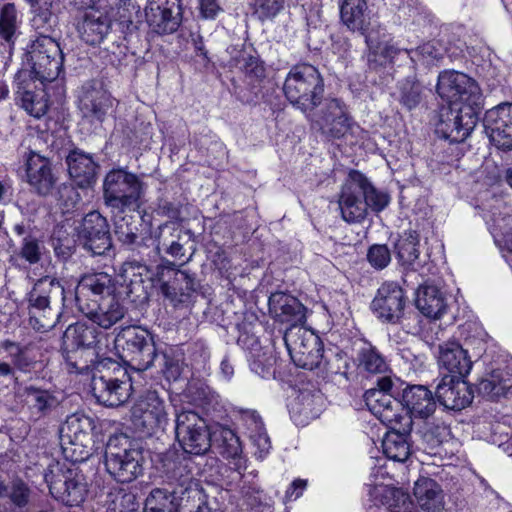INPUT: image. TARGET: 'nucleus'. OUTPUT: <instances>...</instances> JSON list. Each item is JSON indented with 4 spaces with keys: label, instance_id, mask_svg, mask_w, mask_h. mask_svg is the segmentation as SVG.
<instances>
[{
    "label": "nucleus",
    "instance_id": "obj_1",
    "mask_svg": "<svg viewBox=\"0 0 512 512\" xmlns=\"http://www.w3.org/2000/svg\"><path fill=\"white\" fill-rule=\"evenodd\" d=\"M119 358L137 371H146L159 361L160 371L167 378H176L178 365L166 354H159L153 334L140 326L122 328L114 339Z\"/></svg>",
    "mask_w": 512,
    "mask_h": 512
},
{
    "label": "nucleus",
    "instance_id": "obj_2",
    "mask_svg": "<svg viewBox=\"0 0 512 512\" xmlns=\"http://www.w3.org/2000/svg\"><path fill=\"white\" fill-rule=\"evenodd\" d=\"M24 302L29 315V324L39 332L55 327L61 316L60 305L69 307L72 298L56 277L46 275L33 282L25 295Z\"/></svg>",
    "mask_w": 512,
    "mask_h": 512
},
{
    "label": "nucleus",
    "instance_id": "obj_3",
    "mask_svg": "<svg viewBox=\"0 0 512 512\" xmlns=\"http://www.w3.org/2000/svg\"><path fill=\"white\" fill-rule=\"evenodd\" d=\"M283 91L294 107L304 113L311 112L321 104L324 80L315 66L300 63L290 69L285 78Z\"/></svg>",
    "mask_w": 512,
    "mask_h": 512
},
{
    "label": "nucleus",
    "instance_id": "obj_4",
    "mask_svg": "<svg viewBox=\"0 0 512 512\" xmlns=\"http://www.w3.org/2000/svg\"><path fill=\"white\" fill-rule=\"evenodd\" d=\"M106 471L119 483H130L143 472V452L139 445L124 434L109 438L104 453Z\"/></svg>",
    "mask_w": 512,
    "mask_h": 512
},
{
    "label": "nucleus",
    "instance_id": "obj_5",
    "mask_svg": "<svg viewBox=\"0 0 512 512\" xmlns=\"http://www.w3.org/2000/svg\"><path fill=\"white\" fill-rule=\"evenodd\" d=\"M165 482L170 489L155 488L151 491L150 497L158 501L170 497L173 510L185 512L186 508L194 506L195 501L203 498V489L194 478L192 468L187 462L174 463L166 472Z\"/></svg>",
    "mask_w": 512,
    "mask_h": 512
},
{
    "label": "nucleus",
    "instance_id": "obj_6",
    "mask_svg": "<svg viewBox=\"0 0 512 512\" xmlns=\"http://www.w3.org/2000/svg\"><path fill=\"white\" fill-rule=\"evenodd\" d=\"M145 190V183L137 175L124 169H113L104 179V202L121 213L135 211L141 206Z\"/></svg>",
    "mask_w": 512,
    "mask_h": 512
},
{
    "label": "nucleus",
    "instance_id": "obj_7",
    "mask_svg": "<svg viewBox=\"0 0 512 512\" xmlns=\"http://www.w3.org/2000/svg\"><path fill=\"white\" fill-rule=\"evenodd\" d=\"M50 494L67 506H78L87 495L84 475L73 464L52 462L44 473Z\"/></svg>",
    "mask_w": 512,
    "mask_h": 512
},
{
    "label": "nucleus",
    "instance_id": "obj_8",
    "mask_svg": "<svg viewBox=\"0 0 512 512\" xmlns=\"http://www.w3.org/2000/svg\"><path fill=\"white\" fill-rule=\"evenodd\" d=\"M436 93L449 104H461L471 110L483 108V95L478 83L462 72L441 71L438 75Z\"/></svg>",
    "mask_w": 512,
    "mask_h": 512
},
{
    "label": "nucleus",
    "instance_id": "obj_9",
    "mask_svg": "<svg viewBox=\"0 0 512 512\" xmlns=\"http://www.w3.org/2000/svg\"><path fill=\"white\" fill-rule=\"evenodd\" d=\"M64 56L59 43L52 36L36 37L27 50L31 74L42 84L56 80L63 68Z\"/></svg>",
    "mask_w": 512,
    "mask_h": 512
},
{
    "label": "nucleus",
    "instance_id": "obj_10",
    "mask_svg": "<svg viewBox=\"0 0 512 512\" xmlns=\"http://www.w3.org/2000/svg\"><path fill=\"white\" fill-rule=\"evenodd\" d=\"M93 420L84 414L74 413L60 427V445L64 457L70 462H83L91 455Z\"/></svg>",
    "mask_w": 512,
    "mask_h": 512
},
{
    "label": "nucleus",
    "instance_id": "obj_11",
    "mask_svg": "<svg viewBox=\"0 0 512 512\" xmlns=\"http://www.w3.org/2000/svg\"><path fill=\"white\" fill-rule=\"evenodd\" d=\"M176 439L189 454L204 455L212 446V434L206 421L196 412L188 410L177 414Z\"/></svg>",
    "mask_w": 512,
    "mask_h": 512
},
{
    "label": "nucleus",
    "instance_id": "obj_12",
    "mask_svg": "<svg viewBox=\"0 0 512 512\" xmlns=\"http://www.w3.org/2000/svg\"><path fill=\"white\" fill-rule=\"evenodd\" d=\"M481 110H471L467 106L454 109L451 106L439 110L436 134L450 143L464 142L476 127Z\"/></svg>",
    "mask_w": 512,
    "mask_h": 512
},
{
    "label": "nucleus",
    "instance_id": "obj_13",
    "mask_svg": "<svg viewBox=\"0 0 512 512\" xmlns=\"http://www.w3.org/2000/svg\"><path fill=\"white\" fill-rule=\"evenodd\" d=\"M352 118L339 98H327L314 115L312 125L328 140L340 139L351 128Z\"/></svg>",
    "mask_w": 512,
    "mask_h": 512
},
{
    "label": "nucleus",
    "instance_id": "obj_14",
    "mask_svg": "<svg viewBox=\"0 0 512 512\" xmlns=\"http://www.w3.org/2000/svg\"><path fill=\"white\" fill-rule=\"evenodd\" d=\"M78 109L89 122L102 123L113 107V98L100 80L86 81L77 96Z\"/></svg>",
    "mask_w": 512,
    "mask_h": 512
},
{
    "label": "nucleus",
    "instance_id": "obj_15",
    "mask_svg": "<svg viewBox=\"0 0 512 512\" xmlns=\"http://www.w3.org/2000/svg\"><path fill=\"white\" fill-rule=\"evenodd\" d=\"M132 423L137 430L152 434L167 422L164 400L156 391L145 392L132 406Z\"/></svg>",
    "mask_w": 512,
    "mask_h": 512
},
{
    "label": "nucleus",
    "instance_id": "obj_16",
    "mask_svg": "<svg viewBox=\"0 0 512 512\" xmlns=\"http://www.w3.org/2000/svg\"><path fill=\"white\" fill-rule=\"evenodd\" d=\"M75 231L80 244L93 255H103L112 247L108 221L98 211L86 214Z\"/></svg>",
    "mask_w": 512,
    "mask_h": 512
},
{
    "label": "nucleus",
    "instance_id": "obj_17",
    "mask_svg": "<svg viewBox=\"0 0 512 512\" xmlns=\"http://www.w3.org/2000/svg\"><path fill=\"white\" fill-rule=\"evenodd\" d=\"M406 305L407 298L402 287L395 282H385L378 288L371 309L382 322L399 324Z\"/></svg>",
    "mask_w": 512,
    "mask_h": 512
},
{
    "label": "nucleus",
    "instance_id": "obj_18",
    "mask_svg": "<svg viewBox=\"0 0 512 512\" xmlns=\"http://www.w3.org/2000/svg\"><path fill=\"white\" fill-rule=\"evenodd\" d=\"M393 382L390 377L385 376L377 380V386L368 389L364 393V402L370 412L381 422L392 424L399 422V408L401 402L390 393Z\"/></svg>",
    "mask_w": 512,
    "mask_h": 512
},
{
    "label": "nucleus",
    "instance_id": "obj_19",
    "mask_svg": "<svg viewBox=\"0 0 512 512\" xmlns=\"http://www.w3.org/2000/svg\"><path fill=\"white\" fill-rule=\"evenodd\" d=\"M122 379L110 374H93L91 391L96 400L107 407H118L125 403L131 396L132 384L125 371Z\"/></svg>",
    "mask_w": 512,
    "mask_h": 512
},
{
    "label": "nucleus",
    "instance_id": "obj_20",
    "mask_svg": "<svg viewBox=\"0 0 512 512\" xmlns=\"http://www.w3.org/2000/svg\"><path fill=\"white\" fill-rule=\"evenodd\" d=\"M483 126L490 142L499 150L512 151V104L505 102L486 111Z\"/></svg>",
    "mask_w": 512,
    "mask_h": 512
},
{
    "label": "nucleus",
    "instance_id": "obj_21",
    "mask_svg": "<svg viewBox=\"0 0 512 512\" xmlns=\"http://www.w3.org/2000/svg\"><path fill=\"white\" fill-rule=\"evenodd\" d=\"M145 17L149 28L158 35L172 34L181 23L180 0H148Z\"/></svg>",
    "mask_w": 512,
    "mask_h": 512
},
{
    "label": "nucleus",
    "instance_id": "obj_22",
    "mask_svg": "<svg viewBox=\"0 0 512 512\" xmlns=\"http://www.w3.org/2000/svg\"><path fill=\"white\" fill-rule=\"evenodd\" d=\"M303 335L294 338L291 331H286L284 342L289 355L296 366L306 370L318 368L323 359V346L320 340L312 335L305 337Z\"/></svg>",
    "mask_w": 512,
    "mask_h": 512
},
{
    "label": "nucleus",
    "instance_id": "obj_23",
    "mask_svg": "<svg viewBox=\"0 0 512 512\" xmlns=\"http://www.w3.org/2000/svg\"><path fill=\"white\" fill-rule=\"evenodd\" d=\"M114 290L115 284L111 275L105 272L91 273L81 277L70 297L72 303L80 309L93 303V300L98 302L105 297L113 296Z\"/></svg>",
    "mask_w": 512,
    "mask_h": 512
},
{
    "label": "nucleus",
    "instance_id": "obj_24",
    "mask_svg": "<svg viewBox=\"0 0 512 512\" xmlns=\"http://www.w3.org/2000/svg\"><path fill=\"white\" fill-rule=\"evenodd\" d=\"M23 160L26 181L32 190L40 196L49 195L57 182L50 160L32 150L23 155Z\"/></svg>",
    "mask_w": 512,
    "mask_h": 512
},
{
    "label": "nucleus",
    "instance_id": "obj_25",
    "mask_svg": "<svg viewBox=\"0 0 512 512\" xmlns=\"http://www.w3.org/2000/svg\"><path fill=\"white\" fill-rule=\"evenodd\" d=\"M437 361L442 377L449 378H466L473 365L468 351L455 340L439 344Z\"/></svg>",
    "mask_w": 512,
    "mask_h": 512
},
{
    "label": "nucleus",
    "instance_id": "obj_26",
    "mask_svg": "<svg viewBox=\"0 0 512 512\" xmlns=\"http://www.w3.org/2000/svg\"><path fill=\"white\" fill-rule=\"evenodd\" d=\"M435 398L444 408L460 411L472 403L474 391L465 378L442 377L435 388Z\"/></svg>",
    "mask_w": 512,
    "mask_h": 512
},
{
    "label": "nucleus",
    "instance_id": "obj_27",
    "mask_svg": "<svg viewBox=\"0 0 512 512\" xmlns=\"http://www.w3.org/2000/svg\"><path fill=\"white\" fill-rule=\"evenodd\" d=\"M269 313L275 322L290 328L304 324L306 307L295 296L282 291L272 293L268 300Z\"/></svg>",
    "mask_w": 512,
    "mask_h": 512
},
{
    "label": "nucleus",
    "instance_id": "obj_28",
    "mask_svg": "<svg viewBox=\"0 0 512 512\" xmlns=\"http://www.w3.org/2000/svg\"><path fill=\"white\" fill-rule=\"evenodd\" d=\"M362 187L361 180L357 179V170H352L338 200L342 218L347 223L361 222L367 215L366 204L361 195Z\"/></svg>",
    "mask_w": 512,
    "mask_h": 512
},
{
    "label": "nucleus",
    "instance_id": "obj_29",
    "mask_svg": "<svg viewBox=\"0 0 512 512\" xmlns=\"http://www.w3.org/2000/svg\"><path fill=\"white\" fill-rule=\"evenodd\" d=\"M340 20L350 31L363 35L366 44L372 46L375 25L366 0H343L340 5Z\"/></svg>",
    "mask_w": 512,
    "mask_h": 512
},
{
    "label": "nucleus",
    "instance_id": "obj_30",
    "mask_svg": "<svg viewBox=\"0 0 512 512\" xmlns=\"http://www.w3.org/2000/svg\"><path fill=\"white\" fill-rule=\"evenodd\" d=\"M78 310L93 323L104 329L111 328L122 320L127 313V308L115 295L105 297L98 302L93 300V303Z\"/></svg>",
    "mask_w": 512,
    "mask_h": 512
},
{
    "label": "nucleus",
    "instance_id": "obj_31",
    "mask_svg": "<svg viewBox=\"0 0 512 512\" xmlns=\"http://www.w3.org/2000/svg\"><path fill=\"white\" fill-rule=\"evenodd\" d=\"M68 173L77 186L87 188L97 179L99 165L93 156L79 148H75L66 156Z\"/></svg>",
    "mask_w": 512,
    "mask_h": 512
},
{
    "label": "nucleus",
    "instance_id": "obj_32",
    "mask_svg": "<svg viewBox=\"0 0 512 512\" xmlns=\"http://www.w3.org/2000/svg\"><path fill=\"white\" fill-rule=\"evenodd\" d=\"M123 276L127 283L128 294L135 300L143 301L149 297V290L155 278L149 265L143 262L126 261L123 264Z\"/></svg>",
    "mask_w": 512,
    "mask_h": 512
},
{
    "label": "nucleus",
    "instance_id": "obj_33",
    "mask_svg": "<svg viewBox=\"0 0 512 512\" xmlns=\"http://www.w3.org/2000/svg\"><path fill=\"white\" fill-rule=\"evenodd\" d=\"M353 362L362 374H383L389 370L386 357L371 342L359 339L354 343Z\"/></svg>",
    "mask_w": 512,
    "mask_h": 512
},
{
    "label": "nucleus",
    "instance_id": "obj_34",
    "mask_svg": "<svg viewBox=\"0 0 512 512\" xmlns=\"http://www.w3.org/2000/svg\"><path fill=\"white\" fill-rule=\"evenodd\" d=\"M291 418L297 425H306L320 416L324 407V397L320 392L302 390L290 404Z\"/></svg>",
    "mask_w": 512,
    "mask_h": 512
},
{
    "label": "nucleus",
    "instance_id": "obj_35",
    "mask_svg": "<svg viewBox=\"0 0 512 512\" xmlns=\"http://www.w3.org/2000/svg\"><path fill=\"white\" fill-rule=\"evenodd\" d=\"M401 405L411 417L428 418L436 409L432 392L424 385H409L402 392Z\"/></svg>",
    "mask_w": 512,
    "mask_h": 512
},
{
    "label": "nucleus",
    "instance_id": "obj_36",
    "mask_svg": "<svg viewBox=\"0 0 512 512\" xmlns=\"http://www.w3.org/2000/svg\"><path fill=\"white\" fill-rule=\"evenodd\" d=\"M191 232L175 222H165L158 228L157 250L164 251L173 258L184 256V245L188 242Z\"/></svg>",
    "mask_w": 512,
    "mask_h": 512
},
{
    "label": "nucleus",
    "instance_id": "obj_37",
    "mask_svg": "<svg viewBox=\"0 0 512 512\" xmlns=\"http://www.w3.org/2000/svg\"><path fill=\"white\" fill-rule=\"evenodd\" d=\"M238 420L246 430V434L257 447L259 457L267 454L271 448V442L267 435L261 416L256 410L237 408L234 411Z\"/></svg>",
    "mask_w": 512,
    "mask_h": 512
},
{
    "label": "nucleus",
    "instance_id": "obj_38",
    "mask_svg": "<svg viewBox=\"0 0 512 512\" xmlns=\"http://www.w3.org/2000/svg\"><path fill=\"white\" fill-rule=\"evenodd\" d=\"M23 395L30 416L34 420L50 416L60 404L53 392L33 385L26 386Z\"/></svg>",
    "mask_w": 512,
    "mask_h": 512
},
{
    "label": "nucleus",
    "instance_id": "obj_39",
    "mask_svg": "<svg viewBox=\"0 0 512 512\" xmlns=\"http://www.w3.org/2000/svg\"><path fill=\"white\" fill-rule=\"evenodd\" d=\"M416 307L426 317L438 319L448 309L446 294L435 285H423L417 290Z\"/></svg>",
    "mask_w": 512,
    "mask_h": 512
},
{
    "label": "nucleus",
    "instance_id": "obj_40",
    "mask_svg": "<svg viewBox=\"0 0 512 512\" xmlns=\"http://www.w3.org/2000/svg\"><path fill=\"white\" fill-rule=\"evenodd\" d=\"M370 498L374 506L384 507L392 512H408L412 502L408 494L401 489L387 485H376L370 490Z\"/></svg>",
    "mask_w": 512,
    "mask_h": 512
},
{
    "label": "nucleus",
    "instance_id": "obj_41",
    "mask_svg": "<svg viewBox=\"0 0 512 512\" xmlns=\"http://www.w3.org/2000/svg\"><path fill=\"white\" fill-rule=\"evenodd\" d=\"M413 494L418 505L426 512H442L444 495L441 486L433 479L419 478L414 485Z\"/></svg>",
    "mask_w": 512,
    "mask_h": 512
},
{
    "label": "nucleus",
    "instance_id": "obj_42",
    "mask_svg": "<svg viewBox=\"0 0 512 512\" xmlns=\"http://www.w3.org/2000/svg\"><path fill=\"white\" fill-rule=\"evenodd\" d=\"M110 29V21L100 11L85 12L78 24V32L83 41L90 45L99 44Z\"/></svg>",
    "mask_w": 512,
    "mask_h": 512
},
{
    "label": "nucleus",
    "instance_id": "obj_43",
    "mask_svg": "<svg viewBox=\"0 0 512 512\" xmlns=\"http://www.w3.org/2000/svg\"><path fill=\"white\" fill-rule=\"evenodd\" d=\"M100 333L93 325L77 322L70 325L63 335V345L68 348L89 349L99 343Z\"/></svg>",
    "mask_w": 512,
    "mask_h": 512
},
{
    "label": "nucleus",
    "instance_id": "obj_44",
    "mask_svg": "<svg viewBox=\"0 0 512 512\" xmlns=\"http://www.w3.org/2000/svg\"><path fill=\"white\" fill-rule=\"evenodd\" d=\"M393 96L405 109L411 111L422 102L424 88L415 77H407L397 83Z\"/></svg>",
    "mask_w": 512,
    "mask_h": 512
},
{
    "label": "nucleus",
    "instance_id": "obj_45",
    "mask_svg": "<svg viewBox=\"0 0 512 512\" xmlns=\"http://www.w3.org/2000/svg\"><path fill=\"white\" fill-rule=\"evenodd\" d=\"M419 235L414 230L404 232L395 243L396 256L401 265L417 270L415 262L419 257Z\"/></svg>",
    "mask_w": 512,
    "mask_h": 512
},
{
    "label": "nucleus",
    "instance_id": "obj_46",
    "mask_svg": "<svg viewBox=\"0 0 512 512\" xmlns=\"http://www.w3.org/2000/svg\"><path fill=\"white\" fill-rule=\"evenodd\" d=\"M17 94L20 96L22 107L35 118L44 116L49 107L48 95L43 88L31 90L18 86Z\"/></svg>",
    "mask_w": 512,
    "mask_h": 512
},
{
    "label": "nucleus",
    "instance_id": "obj_47",
    "mask_svg": "<svg viewBox=\"0 0 512 512\" xmlns=\"http://www.w3.org/2000/svg\"><path fill=\"white\" fill-rule=\"evenodd\" d=\"M212 434V445L224 458H239L242 452L239 438L233 430L220 426Z\"/></svg>",
    "mask_w": 512,
    "mask_h": 512
},
{
    "label": "nucleus",
    "instance_id": "obj_48",
    "mask_svg": "<svg viewBox=\"0 0 512 512\" xmlns=\"http://www.w3.org/2000/svg\"><path fill=\"white\" fill-rule=\"evenodd\" d=\"M408 437V434L398 431L388 432L382 441V449L386 457L397 462L406 461L411 453Z\"/></svg>",
    "mask_w": 512,
    "mask_h": 512
},
{
    "label": "nucleus",
    "instance_id": "obj_49",
    "mask_svg": "<svg viewBox=\"0 0 512 512\" xmlns=\"http://www.w3.org/2000/svg\"><path fill=\"white\" fill-rule=\"evenodd\" d=\"M0 349L7 353L10 364L15 370L29 372L34 366V360L29 356L28 347L18 342L5 339L0 342Z\"/></svg>",
    "mask_w": 512,
    "mask_h": 512
},
{
    "label": "nucleus",
    "instance_id": "obj_50",
    "mask_svg": "<svg viewBox=\"0 0 512 512\" xmlns=\"http://www.w3.org/2000/svg\"><path fill=\"white\" fill-rule=\"evenodd\" d=\"M369 53L367 55V64L371 70L377 71L381 67L390 64L393 58L399 53V49L392 44L377 43L373 36L372 46L367 45Z\"/></svg>",
    "mask_w": 512,
    "mask_h": 512
},
{
    "label": "nucleus",
    "instance_id": "obj_51",
    "mask_svg": "<svg viewBox=\"0 0 512 512\" xmlns=\"http://www.w3.org/2000/svg\"><path fill=\"white\" fill-rule=\"evenodd\" d=\"M357 179H360L363 184L361 195L363 202L366 204V210L370 208L374 212H380L385 209L390 201L389 195L377 190L368 178L359 171H357Z\"/></svg>",
    "mask_w": 512,
    "mask_h": 512
},
{
    "label": "nucleus",
    "instance_id": "obj_52",
    "mask_svg": "<svg viewBox=\"0 0 512 512\" xmlns=\"http://www.w3.org/2000/svg\"><path fill=\"white\" fill-rule=\"evenodd\" d=\"M511 387L509 378H502L498 371H493L489 377L482 379L478 386V393L491 400L506 395Z\"/></svg>",
    "mask_w": 512,
    "mask_h": 512
},
{
    "label": "nucleus",
    "instance_id": "obj_53",
    "mask_svg": "<svg viewBox=\"0 0 512 512\" xmlns=\"http://www.w3.org/2000/svg\"><path fill=\"white\" fill-rule=\"evenodd\" d=\"M18 13L14 3H6L0 10V37L9 45L14 44L18 34Z\"/></svg>",
    "mask_w": 512,
    "mask_h": 512
},
{
    "label": "nucleus",
    "instance_id": "obj_54",
    "mask_svg": "<svg viewBox=\"0 0 512 512\" xmlns=\"http://www.w3.org/2000/svg\"><path fill=\"white\" fill-rule=\"evenodd\" d=\"M124 246H126L127 250L131 253L128 261L143 262L147 265L152 261L155 254L159 252L157 245L155 247L153 246L151 237H141L137 235Z\"/></svg>",
    "mask_w": 512,
    "mask_h": 512
},
{
    "label": "nucleus",
    "instance_id": "obj_55",
    "mask_svg": "<svg viewBox=\"0 0 512 512\" xmlns=\"http://www.w3.org/2000/svg\"><path fill=\"white\" fill-rule=\"evenodd\" d=\"M62 355L70 372L87 373L94 362L95 353L78 348L66 349L64 346Z\"/></svg>",
    "mask_w": 512,
    "mask_h": 512
},
{
    "label": "nucleus",
    "instance_id": "obj_56",
    "mask_svg": "<svg viewBox=\"0 0 512 512\" xmlns=\"http://www.w3.org/2000/svg\"><path fill=\"white\" fill-rule=\"evenodd\" d=\"M115 17L130 32L137 30L136 21L141 17V7L137 0H118L115 4Z\"/></svg>",
    "mask_w": 512,
    "mask_h": 512
},
{
    "label": "nucleus",
    "instance_id": "obj_57",
    "mask_svg": "<svg viewBox=\"0 0 512 512\" xmlns=\"http://www.w3.org/2000/svg\"><path fill=\"white\" fill-rule=\"evenodd\" d=\"M50 6H39L31 20L32 27L38 33L37 37L52 36L57 25V17L50 11Z\"/></svg>",
    "mask_w": 512,
    "mask_h": 512
},
{
    "label": "nucleus",
    "instance_id": "obj_58",
    "mask_svg": "<svg viewBox=\"0 0 512 512\" xmlns=\"http://www.w3.org/2000/svg\"><path fill=\"white\" fill-rule=\"evenodd\" d=\"M45 246L43 241L35 236L22 238L18 255L29 264H37L41 261Z\"/></svg>",
    "mask_w": 512,
    "mask_h": 512
},
{
    "label": "nucleus",
    "instance_id": "obj_59",
    "mask_svg": "<svg viewBox=\"0 0 512 512\" xmlns=\"http://www.w3.org/2000/svg\"><path fill=\"white\" fill-rule=\"evenodd\" d=\"M109 498L108 512H138L139 503L131 492L117 491L109 494Z\"/></svg>",
    "mask_w": 512,
    "mask_h": 512
},
{
    "label": "nucleus",
    "instance_id": "obj_60",
    "mask_svg": "<svg viewBox=\"0 0 512 512\" xmlns=\"http://www.w3.org/2000/svg\"><path fill=\"white\" fill-rule=\"evenodd\" d=\"M449 436V429L444 424L440 425H428L423 432L422 440L425 444V450L428 453L436 454L437 449Z\"/></svg>",
    "mask_w": 512,
    "mask_h": 512
},
{
    "label": "nucleus",
    "instance_id": "obj_61",
    "mask_svg": "<svg viewBox=\"0 0 512 512\" xmlns=\"http://www.w3.org/2000/svg\"><path fill=\"white\" fill-rule=\"evenodd\" d=\"M137 227L132 215L116 216L114 220V232L118 240L125 245L137 234Z\"/></svg>",
    "mask_w": 512,
    "mask_h": 512
},
{
    "label": "nucleus",
    "instance_id": "obj_62",
    "mask_svg": "<svg viewBox=\"0 0 512 512\" xmlns=\"http://www.w3.org/2000/svg\"><path fill=\"white\" fill-rule=\"evenodd\" d=\"M32 491L27 483L20 478L10 482L9 500L18 509H24L30 502Z\"/></svg>",
    "mask_w": 512,
    "mask_h": 512
},
{
    "label": "nucleus",
    "instance_id": "obj_63",
    "mask_svg": "<svg viewBox=\"0 0 512 512\" xmlns=\"http://www.w3.org/2000/svg\"><path fill=\"white\" fill-rule=\"evenodd\" d=\"M184 206V201L180 198L168 199V198H160L158 199L156 213L158 215L169 218L170 222H181V212Z\"/></svg>",
    "mask_w": 512,
    "mask_h": 512
},
{
    "label": "nucleus",
    "instance_id": "obj_64",
    "mask_svg": "<svg viewBox=\"0 0 512 512\" xmlns=\"http://www.w3.org/2000/svg\"><path fill=\"white\" fill-rule=\"evenodd\" d=\"M367 260L377 270L386 268L391 261V253L388 246L385 244L372 245L368 249Z\"/></svg>",
    "mask_w": 512,
    "mask_h": 512
}]
</instances>
